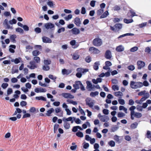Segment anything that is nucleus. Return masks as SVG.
Listing matches in <instances>:
<instances>
[{"label": "nucleus", "mask_w": 151, "mask_h": 151, "mask_svg": "<svg viewBox=\"0 0 151 151\" xmlns=\"http://www.w3.org/2000/svg\"><path fill=\"white\" fill-rule=\"evenodd\" d=\"M72 117H69L68 118H66L64 117L63 118L62 120L64 122L63 126L66 129H68L70 127V123L68 122H71V124L73 123V122L72 121Z\"/></svg>", "instance_id": "nucleus-1"}, {"label": "nucleus", "mask_w": 151, "mask_h": 151, "mask_svg": "<svg viewBox=\"0 0 151 151\" xmlns=\"http://www.w3.org/2000/svg\"><path fill=\"white\" fill-rule=\"evenodd\" d=\"M130 86L133 89H137L142 87V82L132 81L130 83Z\"/></svg>", "instance_id": "nucleus-2"}, {"label": "nucleus", "mask_w": 151, "mask_h": 151, "mask_svg": "<svg viewBox=\"0 0 151 151\" xmlns=\"http://www.w3.org/2000/svg\"><path fill=\"white\" fill-rule=\"evenodd\" d=\"M93 44L95 46L99 47L102 45V42L100 38L99 37H97L93 40Z\"/></svg>", "instance_id": "nucleus-3"}, {"label": "nucleus", "mask_w": 151, "mask_h": 151, "mask_svg": "<svg viewBox=\"0 0 151 151\" xmlns=\"http://www.w3.org/2000/svg\"><path fill=\"white\" fill-rule=\"evenodd\" d=\"M86 104L89 107L92 108L95 103L94 100H92L90 98H87L86 100Z\"/></svg>", "instance_id": "nucleus-4"}, {"label": "nucleus", "mask_w": 151, "mask_h": 151, "mask_svg": "<svg viewBox=\"0 0 151 151\" xmlns=\"http://www.w3.org/2000/svg\"><path fill=\"white\" fill-rule=\"evenodd\" d=\"M137 64L138 66L137 68L139 70L144 67L145 65V62L141 60L137 61Z\"/></svg>", "instance_id": "nucleus-5"}, {"label": "nucleus", "mask_w": 151, "mask_h": 151, "mask_svg": "<svg viewBox=\"0 0 151 151\" xmlns=\"http://www.w3.org/2000/svg\"><path fill=\"white\" fill-rule=\"evenodd\" d=\"M89 51L90 53L94 54H98L100 52V51L98 49L93 47H90Z\"/></svg>", "instance_id": "nucleus-6"}, {"label": "nucleus", "mask_w": 151, "mask_h": 151, "mask_svg": "<svg viewBox=\"0 0 151 151\" xmlns=\"http://www.w3.org/2000/svg\"><path fill=\"white\" fill-rule=\"evenodd\" d=\"M29 64L30 65H27V67L31 69H34L37 67L35 63L33 61H30Z\"/></svg>", "instance_id": "nucleus-7"}, {"label": "nucleus", "mask_w": 151, "mask_h": 151, "mask_svg": "<svg viewBox=\"0 0 151 151\" xmlns=\"http://www.w3.org/2000/svg\"><path fill=\"white\" fill-rule=\"evenodd\" d=\"M35 92L37 93H45L46 92V89L42 88H37L35 89Z\"/></svg>", "instance_id": "nucleus-8"}, {"label": "nucleus", "mask_w": 151, "mask_h": 151, "mask_svg": "<svg viewBox=\"0 0 151 151\" xmlns=\"http://www.w3.org/2000/svg\"><path fill=\"white\" fill-rule=\"evenodd\" d=\"M76 71L78 72H81L82 75L85 74L86 72L88 71V69H83L82 68H78L76 69Z\"/></svg>", "instance_id": "nucleus-9"}, {"label": "nucleus", "mask_w": 151, "mask_h": 151, "mask_svg": "<svg viewBox=\"0 0 151 151\" xmlns=\"http://www.w3.org/2000/svg\"><path fill=\"white\" fill-rule=\"evenodd\" d=\"M44 26L47 29H51L54 27V25L51 23H47L45 24Z\"/></svg>", "instance_id": "nucleus-10"}, {"label": "nucleus", "mask_w": 151, "mask_h": 151, "mask_svg": "<svg viewBox=\"0 0 151 151\" xmlns=\"http://www.w3.org/2000/svg\"><path fill=\"white\" fill-rule=\"evenodd\" d=\"M62 95L65 98L72 99L74 98V96L69 93H63Z\"/></svg>", "instance_id": "nucleus-11"}, {"label": "nucleus", "mask_w": 151, "mask_h": 151, "mask_svg": "<svg viewBox=\"0 0 151 151\" xmlns=\"http://www.w3.org/2000/svg\"><path fill=\"white\" fill-rule=\"evenodd\" d=\"M71 32L72 34L76 35L79 34L80 33V31L77 28L74 27L71 30Z\"/></svg>", "instance_id": "nucleus-12"}, {"label": "nucleus", "mask_w": 151, "mask_h": 151, "mask_svg": "<svg viewBox=\"0 0 151 151\" xmlns=\"http://www.w3.org/2000/svg\"><path fill=\"white\" fill-rule=\"evenodd\" d=\"M42 40L44 43H51L52 42V40L50 38L45 36L42 37Z\"/></svg>", "instance_id": "nucleus-13"}, {"label": "nucleus", "mask_w": 151, "mask_h": 151, "mask_svg": "<svg viewBox=\"0 0 151 151\" xmlns=\"http://www.w3.org/2000/svg\"><path fill=\"white\" fill-rule=\"evenodd\" d=\"M109 117L108 116L103 115L102 116V117L100 120L102 122H107L109 121Z\"/></svg>", "instance_id": "nucleus-14"}, {"label": "nucleus", "mask_w": 151, "mask_h": 151, "mask_svg": "<svg viewBox=\"0 0 151 151\" xmlns=\"http://www.w3.org/2000/svg\"><path fill=\"white\" fill-rule=\"evenodd\" d=\"M81 82L80 81H77L75 82V84L73 85V86L74 88L78 89L80 88V86L81 84Z\"/></svg>", "instance_id": "nucleus-15"}, {"label": "nucleus", "mask_w": 151, "mask_h": 151, "mask_svg": "<svg viewBox=\"0 0 151 151\" xmlns=\"http://www.w3.org/2000/svg\"><path fill=\"white\" fill-rule=\"evenodd\" d=\"M105 56V58L108 59H110L111 57V51L107 50L106 52Z\"/></svg>", "instance_id": "nucleus-16"}, {"label": "nucleus", "mask_w": 151, "mask_h": 151, "mask_svg": "<svg viewBox=\"0 0 151 151\" xmlns=\"http://www.w3.org/2000/svg\"><path fill=\"white\" fill-rule=\"evenodd\" d=\"M74 23L77 26L79 27L81 24L80 18L78 17H76L74 20Z\"/></svg>", "instance_id": "nucleus-17"}, {"label": "nucleus", "mask_w": 151, "mask_h": 151, "mask_svg": "<svg viewBox=\"0 0 151 151\" xmlns=\"http://www.w3.org/2000/svg\"><path fill=\"white\" fill-rule=\"evenodd\" d=\"M17 35H12L10 37V39L11 41L13 43H15L16 42V40L15 39L17 38Z\"/></svg>", "instance_id": "nucleus-18"}, {"label": "nucleus", "mask_w": 151, "mask_h": 151, "mask_svg": "<svg viewBox=\"0 0 151 151\" xmlns=\"http://www.w3.org/2000/svg\"><path fill=\"white\" fill-rule=\"evenodd\" d=\"M86 83L87 85L86 88L88 89L89 90H91L93 88V85L90 81H87Z\"/></svg>", "instance_id": "nucleus-19"}, {"label": "nucleus", "mask_w": 151, "mask_h": 151, "mask_svg": "<svg viewBox=\"0 0 151 151\" xmlns=\"http://www.w3.org/2000/svg\"><path fill=\"white\" fill-rule=\"evenodd\" d=\"M114 27L116 30L119 31L122 28V24L120 23H117L114 25Z\"/></svg>", "instance_id": "nucleus-20"}, {"label": "nucleus", "mask_w": 151, "mask_h": 151, "mask_svg": "<svg viewBox=\"0 0 151 151\" xmlns=\"http://www.w3.org/2000/svg\"><path fill=\"white\" fill-rule=\"evenodd\" d=\"M116 51L119 52H122L124 50V47L122 45H119L116 47Z\"/></svg>", "instance_id": "nucleus-21"}, {"label": "nucleus", "mask_w": 151, "mask_h": 151, "mask_svg": "<svg viewBox=\"0 0 151 151\" xmlns=\"http://www.w3.org/2000/svg\"><path fill=\"white\" fill-rule=\"evenodd\" d=\"M21 60V58L19 57L18 58H16L15 59H12L11 61V62H14L15 64H17L20 62Z\"/></svg>", "instance_id": "nucleus-22"}, {"label": "nucleus", "mask_w": 151, "mask_h": 151, "mask_svg": "<svg viewBox=\"0 0 151 151\" xmlns=\"http://www.w3.org/2000/svg\"><path fill=\"white\" fill-rule=\"evenodd\" d=\"M9 52L11 53H14L15 51L13 49H15L16 46L14 45H11L9 46Z\"/></svg>", "instance_id": "nucleus-23"}, {"label": "nucleus", "mask_w": 151, "mask_h": 151, "mask_svg": "<svg viewBox=\"0 0 151 151\" xmlns=\"http://www.w3.org/2000/svg\"><path fill=\"white\" fill-rule=\"evenodd\" d=\"M71 70H66V69H63L62 70V73L63 75H68L70 74L71 73Z\"/></svg>", "instance_id": "nucleus-24"}, {"label": "nucleus", "mask_w": 151, "mask_h": 151, "mask_svg": "<svg viewBox=\"0 0 151 151\" xmlns=\"http://www.w3.org/2000/svg\"><path fill=\"white\" fill-rule=\"evenodd\" d=\"M72 121L74 122V121L78 124H80L81 123V121L79 118H76L75 117H72Z\"/></svg>", "instance_id": "nucleus-25"}, {"label": "nucleus", "mask_w": 151, "mask_h": 151, "mask_svg": "<svg viewBox=\"0 0 151 151\" xmlns=\"http://www.w3.org/2000/svg\"><path fill=\"white\" fill-rule=\"evenodd\" d=\"M99 65L100 63L99 61L95 62L93 66V69L96 70H98L99 69Z\"/></svg>", "instance_id": "nucleus-26"}, {"label": "nucleus", "mask_w": 151, "mask_h": 151, "mask_svg": "<svg viewBox=\"0 0 151 151\" xmlns=\"http://www.w3.org/2000/svg\"><path fill=\"white\" fill-rule=\"evenodd\" d=\"M80 56L77 53H74L72 56V58L74 60H77L79 58Z\"/></svg>", "instance_id": "nucleus-27"}, {"label": "nucleus", "mask_w": 151, "mask_h": 151, "mask_svg": "<svg viewBox=\"0 0 151 151\" xmlns=\"http://www.w3.org/2000/svg\"><path fill=\"white\" fill-rule=\"evenodd\" d=\"M134 35V34L131 33H127L126 34H125L119 36L118 37V39H119L120 38H121L122 37H124L126 36H133Z\"/></svg>", "instance_id": "nucleus-28"}, {"label": "nucleus", "mask_w": 151, "mask_h": 151, "mask_svg": "<svg viewBox=\"0 0 151 151\" xmlns=\"http://www.w3.org/2000/svg\"><path fill=\"white\" fill-rule=\"evenodd\" d=\"M119 109L120 111L123 110L126 113H127V109L123 106H119Z\"/></svg>", "instance_id": "nucleus-29"}, {"label": "nucleus", "mask_w": 151, "mask_h": 151, "mask_svg": "<svg viewBox=\"0 0 151 151\" xmlns=\"http://www.w3.org/2000/svg\"><path fill=\"white\" fill-rule=\"evenodd\" d=\"M134 116L137 118H139L142 116V115L141 113L137 112H134Z\"/></svg>", "instance_id": "nucleus-30"}, {"label": "nucleus", "mask_w": 151, "mask_h": 151, "mask_svg": "<svg viewBox=\"0 0 151 151\" xmlns=\"http://www.w3.org/2000/svg\"><path fill=\"white\" fill-rule=\"evenodd\" d=\"M99 94V92L97 91H96L94 92H91L90 93V96L92 97H94L98 96Z\"/></svg>", "instance_id": "nucleus-31"}, {"label": "nucleus", "mask_w": 151, "mask_h": 151, "mask_svg": "<svg viewBox=\"0 0 151 151\" xmlns=\"http://www.w3.org/2000/svg\"><path fill=\"white\" fill-rule=\"evenodd\" d=\"M54 111V109L53 108H51L49 110L47 111L46 113V115L48 116H50V114L52 113Z\"/></svg>", "instance_id": "nucleus-32"}, {"label": "nucleus", "mask_w": 151, "mask_h": 151, "mask_svg": "<svg viewBox=\"0 0 151 151\" xmlns=\"http://www.w3.org/2000/svg\"><path fill=\"white\" fill-rule=\"evenodd\" d=\"M133 22V20L132 19H124V22L127 24H129Z\"/></svg>", "instance_id": "nucleus-33"}, {"label": "nucleus", "mask_w": 151, "mask_h": 151, "mask_svg": "<svg viewBox=\"0 0 151 151\" xmlns=\"http://www.w3.org/2000/svg\"><path fill=\"white\" fill-rule=\"evenodd\" d=\"M109 15V13L107 11L105 12L100 17L101 18H104Z\"/></svg>", "instance_id": "nucleus-34"}, {"label": "nucleus", "mask_w": 151, "mask_h": 151, "mask_svg": "<svg viewBox=\"0 0 151 151\" xmlns=\"http://www.w3.org/2000/svg\"><path fill=\"white\" fill-rule=\"evenodd\" d=\"M35 98L36 99L38 100H43V101H46V98H45L43 96H36Z\"/></svg>", "instance_id": "nucleus-35"}, {"label": "nucleus", "mask_w": 151, "mask_h": 151, "mask_svg": "<svg viewBox=\"0 0 151 151\" xmlns=\"http://www.w3.org/2000/svg\"><path fill=\"white\" fill-rule=\"evenodd\" d=\"M115 96L116 97L118 96H122L123 95V94L122 92L120 91H118L117 92H115L114 93Z\"/></svg>", "instance_id": "nucleus-36"}, {"label": "nucleus", "mask_w": 151, "mask_h": 151, "mask_svg": "<svg viewBox=\"0 0 151 151\" xmlns=\"http://www.w3.org/2000/svg\"><path fill=\"white\" fill-rule=\"evenodd\" d=\"M76 135L77 137H83V133L80 131H78V132H76Z\"/></svg>", "instance_id": "nucleus-37"}, {"label": "nucleus", "mask_w": 151, "mask_h": 151, "mask_svg": "<svg viewBox=\"0 0 151 151\" xmlns=\"http://www.w3.org/2000/svg\"><path fill=\"white\" fill-rule=\"evenodd\" d=\"M125 114L122 112H120L118 113L117 116L118 118H122L124 116Z\"/></svg>", "instance_id": "nucleus-38"}, {"label": "nucleus", "mask_w": 151, "mask_h": 151, "mask_svg": "<svg viewBox=\"0 0 151 151\" xmlns=\"http://www.w3.org/2000/svg\"><path fill=\"white\" fill-rule=\"evenodd\" d=\"M42 69L45 71H48L50 70L49 66L47 65H44L42 67Z\"/></svg>", "instance_id": "nucleus-39"}, {"label": "nucleus", "mask_w": 151, "mask_h": 151, "mask_svg": "<svg viewBox=\"0 0 151 151\" xmlns=\"http://www.w3.org/2000/svg\"><path fill=\"white\" fill-rule=\"evenodd\" d=\"M137 125L138 123L137 122H134L131 124L130 127L132 129H134L137 128Z\"/></svg>", "instance_id": "nucleus-40"}, {"label": "nucleus", "mask_w": 151, "mask_h": 151, "mask_svg": "<svg viewBox=\"0 0 151 151\" xmlns=\"http://www.w3.org/2000/svg\"><path fill=\"white\" fill-rule=\"evenodd\" d=\"M72 15L71 14H70L68 15L67 16L64 17V19L67 21H68L69 20L71 19L72 18Z\"/></svg>", "instance_id": "nucleus-41"}, {"label": "nucleus", "mask_w": 151, "mask_h": 151, "mask_svg": "<svg viewBox=\"0 0 151 151\" xmlns=\"http://www.w3.org/2000/svg\"><path fill=\"white\" fill-rule=\"evenodd\" d=\"M16 31L17 32L23 34L24 33V31L23 29L21 28H16Z\"/></svg>", "instance_id": "nucleus-42"}, {"label": "nucleus", "mask_w": 151, "mask_h": 151, "mask_svg": "<svg viewBox=\"0 0 151 151\" xmlns=\"http://www.w3.org/2000/svg\"><path fill=\"white\" fill-rule=\"evenodd\" d=\"M112 89L114 91H115L116 90H119V87L117 85H114L112 86Z\"/></svg>", "instance_id": "nucleus-43"}, {"label": "nucleus", "mask_w": 151, "mask_h": 151, "mask_svg": "<svg viewBox=\"0 0 151 151\" xmlns=\"http://www.w3.org/2000/svg\"><path fill=\"white\" fill-rule=\"evenodd\" d=\"M119 137L118 135H116L114 136V139L116 141V142L119 143Z\"/></svg>", "instance_id": "nucleus-44"}, {"label": "nucleus", "mask_w": 151, "mask_h": 151, "mask_svg": "<svg viewBox=\"0 0 151 151\" xmlns=\"http://www.w3.org/2000/svg\"><path fill=\"white\" fill-rule=\"evenodd\" d=\"M87 125H88V126H89V127L90 126V124L88 122H86V124H83L82 125V126L83 128L84 129H85L87 127Z\"/></svg>", "instance_id": "nucleus-45"}, {"label": "nucleus", "mask_w": 151, "mask_h": 151, "mask_svg": "<svg viewBox=\"0 0 151 151\" xmlns=\"http://www.w3.org/2000/svg\"><path fill=\"white\" fill-rule=\"evenodd\" d=\"M34 60L37 63H39L40 61V58L36 56L34 58Z\"/></svg>", "instance_id": "nucleus-46"}, {"label": "nucleus", "mask_w": 151, "mask_h": 151, "mask_svg": "<svg viewBox=\"0 0 151 151\" xmlns=\"http://www.w3.org/2000/svg\"><path fill=\"white\" fill-rule=\"evenodd\" d=\"M51 61L50 60H44V63L45 65H48L50 64Z\"/></svg>", "instance_id": "nucleus-47"}, {"label": "nucleus", "mask_w": 151, "mask_h": 151, "mask_svg": "<svg viewBox=\"0 0 151 151\" xmlns=\"http://www.w3.org/2000/svg\"><path fill=\"white\" fill-rule=\"evenodd\" d=\"M40 53V52L37 50H34L32 52V54L34 56L38 55Z\"/></svg>", "instance_id": "nucleus-48"}, {"label": "nucleus", "mask_w": 151, "mask_h": 151, "mask_svg": "<svg viewBox=\"0 0 151 151\" xmlns=\"http://www.w3.org/2000/svg\"><path fill=\"white\" fill-rule=\"evenodd\" d=\"M91 60V57L90 56H87L85 58V61L88 63H90Z\"/></svg>", "instance_id": "nucleus-49"}, {"label": "nucleus", "mask_w": 151, "mask_h": 151, "mask_svg": "<svg viewBox=\"0 0 151 151\" xmlns=\"http://www.w3.org/2000/svg\"><path fill=\"white\" fill-rule=\"evenodd\" d=\"M138 49V47H137L135 46L131 48L130 49V51L131 52H134L137 50Z\"/></svg>", "instance_id": "nucleus-50"}, {"label": "nucleus", "mask_w": 151, "mask_h": 151, "mask_svg": "<svg viewBox=\"0 0 151 151\" xmlns=\"http://www.w3.org/2000/svg\"><path fill=\"white\" fill-rule=\"evenodd\" d=\"M108 144L111 147H114L115 145V142L114 141L111 140L109 142Z\"/></svg>", "instance_id": "nucleus-51"}, {"label": "nucleus", "mask_w": 151, "mask_h": 151, "mask_svg": "<svg viewBox=\"0 0 151 151\" xmlns=\"http://www.w3.org/2000/svg\"><path fill=\"white\" fill-rule=\"evenodd\" d=\"M48 5L50 7L52 8L53 7L54 4L52 1H49L47 2Z\"/></svg>", "instance_id": "nucleus-52"}, {"label": "nucleus", "mask_w": 151, "mask_h": 151, "mask_svg": "<svg viewBox=\"0 0 151 151\" xmlns=\"http://www.w3.org/2000/svg\"><path fill=\"white\" fill-rule=\"evenodd\" d=\"M8 86V84L6 83H3L1 85V87L4 89H6Z\"/></svg>", "instance_id": "nucleus-53"}, {"label": "nucleus", "mask_w": 151, "mask_h": 151, "mask_svg": "<svg viewBox=\"0 0 151 151\" xmlns=\"http://www.w3.org/2000/svg\"><path fill=\"white\" fill-rule=\"evenodd\" d=\"M49 78L53 80H54V82L55 81L56 79L57 78L56 77L53 76L52 75H49L48 76Z\"/></svg>", "instance_id": "nucleus-54"}, {"label": "nucleus", "mask_w": 151, "mask_h": 151, "mask_svg": "<svg viewBox=\"0 0 151 151\" xmlns=\"http://www.w3.org/2000/svg\"><path fill=\"white\" fill-rule=\"evenodd\" d=\"M78 110L81 114L83 115H85L84 111L80 106H79Z\"/></svg>", "instance_id": "nucleus-55"}, {"label": "nucleus", "mask_w": 151, "mask_h": 151, "mask_svg": "<svg viewBox=\"0 0 151 151\" xmlns=\"http://www.w3.org/2000/svg\"><path fill=\"white\" fill-rule=\"evenodd\" d=\"M65 31V28L64 27H62L58 29L57 32L58 33H60L62 32H64Z\"/></svg>", "instance_id": "nucleus-56"}, {"label": "nucleus", "mask_w": 151, "mask_h": 151, "mask_svg": "<svg viewBox=\"0 0 151 151\" xmlns=\"http://www.w3.org/2000/svg\"><path fill=\"white\" fill-rule=\"evenodd\" d=\"M127 68L129 70L132 71L135 69V67L133 65H130L127 67Z\"/></svg>", "instance_id": "nucleus-57"}, {"label": "nucleus", "mask_w": 151, "mask_h": 151, "mask_svg": "<svg viewBox=\"0 0 151 151\" xmlns=\"http://www.w3.org/2000/svg\"><path fill=\"white\" fill-rule=\"evenodd\" d=\"M118 101L119 103L121 105H124L125 104L124 101L123 99H119Z\"/></svg>", "instance_id": "nucleus-58"}, {"label": "nucleus", "mask_w": 151, "mask_h": 151, "mask_svg": "<svg viewBox=\"0 0 151 151\" xmlns=\"http://www.w3.org/2000/svg\"><path fill=\"white\" fill-rule=\"evenodd\" d=\"M36 111V109L34 107H32L30 108L29 110V112L31 113H34Z\"/></svg>", "instance_id": "nucleus-59"}, {"label": "nucleus", "mask_w": 151, "mask_h": 151, "mask_svg": "<svg viewBox=\"0 0 151 151\" xmlns=\"http://www.w3.org/2000/svg\"><path fill=\"white\" fill-rule=\"evenodd\" d=\"M119 128V127L117 126H115L114 127H113L111 129V131L112 132H114L118 130Z\"/></svg>", "instance_id": "nucleus-60"}, {"label": "nucleus", "mask_w": 151, "mask_h": 151, "mask_svg": "<svg viewBox=\"0 0 151 151\" xmlns=\"http://www.w3.org/2000/svg\"><path fill=\"white\" fill-rule=\"evenodd\" d=\"M147 24V23L145 22L139 24L138 26L140 28H142L143 27H145L146 25Z\"/></svg>", "instance_id": "nucleus-61"}, {"label": "nucleus", "mask_w": 151, "mask_h": 151, "mask_svg": "<svg viewBox=\"0 0 151 151\" xmlns=\"http://www.w3.org/2000/svg\"><path fill=\"white\" fill-rule=\"evenodd\" d=\"M136 108V107L135 106H132L130 108H129V110L131 111V112H135L134 110Z\"/></svg>", "instance_id": "nucleus-62"}, {"label": "nucleus", "mask_w": 151, "mask_h": 151, "mask_svg": "<svg viewBox=\"0 0 151 151\" xmlns=\"http://www.w3.org/2000/svg\"><path fill=\"white\" fill-rule=\"evenodd\" d=\"M59 125L57 124H55L54 127V132L55 133L56 131H57V129L59 127Z\"/></svg>", "instance_id": "nucleus-63"}, {"label": "nucleus", "mask_w": 151, "mask_h": 151, "mask_svg": "<svg viewBox=\"0 0 151 151\" xmlns=\"http://www.w3.org/2000/svg\"><path fill=\"white\" fill-rule=\"evenodd\" d=\"M142 86H147L149 85V83L147 81H145L143 83H142Z\"/></svg>", "instance_id": "nucleus-64"}]
</instances>
